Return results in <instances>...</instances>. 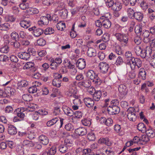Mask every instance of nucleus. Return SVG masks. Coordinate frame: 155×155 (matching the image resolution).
Instances as JSON below:
<instances>
[{"mask_svg": "<svg viewBox=\"0 0 155 155\" xmlns=\"http://www.w3.org/2000/svg\"><path fill=\"white\" fill-rule=\"evenodd\" d=\"M138 2L140 3L141 2L140 5L142 8L143 10H146L147 8V4L142 0H138Z\"/></svg>", "mask_w": 155, "mask_h": 155, "instance_id": "nucleus-54", "label": "nucleus"}, {"mask_svg": "<svg viewBox=\"0 0 155 155\" xmlns=\"http://www.w3.org/2000/svg\"><path fill=\"white\" fill-rule=\"evenodd\" d=\"M49 155H54L56 152V148L55 146L47 149Z\"/></svg>", "mask_w": 155, "mask_h": 155, "instance_id": "nucleus-42", "label": "nucleus"}, {"mask_svg": "<svg viewBox=\"0 0 155 155\" xmlns=\"http://www.w3.org/2000/svg\"><path fill=\"white\" fill-rule=\"evenodd\" d=\"M145 132H146L147 135L149 137L153 138L155 135L154 132L151 129H146Z\"/></svg>", "mask_w": 155, "mask_h": 155, "instance_id": "nucleus-38", "label": "nucleus"}, {"mask_svg": "<svg viewBox=\"0 0 155 155\" xmlns=\"http://www.w3.org/2000/svg\"><path fill=\"white\" fill-rule=\"evenodd\" d=\"M85 75L87 78L91 80H94L97 77V74L92 70H88L85 73Z\"/></svg>", "mask_w": 155, "mask_h": 155, "instance_id": "nucleus-17", "label": "nucleus"}, {"mask_svg": "<svg viewBox=\"0 0 155 155\" xmlns=\"http://www.w3.org/2000/svg\"><path fill=\"white\" fill-rule=\"evenodd\" d=\"M150 47L153 51H155V39L153 38L150 39Z\"/></svg>", "mask_w": 155, "mask_h": 155, "instance_id": "nucleus-52", "label": "nucleus"}, {"mask_svg": "<svg viewBox=\"0 0 155 155\" xmlns=\"http://www.w3.org/2000/svg\"><path fill=\"white\" fill-rule=\"evenodd\" d=\"M134 51L138 55H140L141 56V55L142 54L143 49H142L140 46H137L134 48Z\"/></svg>", "mask_w": 155, "mask_h": 155, "instance_id": "nucleus-49", "label": "nucleus"}, {"mask_svg": "<svg viewBox=\"0 0 155 155\" xmlns=\"http://www.w3.org/2000/svg\"><path fill=\"white\" fill-rule=\"evenodd\" d=\"M5 93L9 96L14 95L15 91L14 89L8 87H7L6 89L5 88Z\"/></svg>", "mask_w": 155, "mask_h": 155, "instance_id": "nucleus-29", "label": "nucleus"}, {"mask_svg": "<svg viewBox=\"0 0 155 155\" xmlns=\"http://www.w3.org/2000/svg\"><path fill=\"white\" fill-rule=\"evenodd\" d=\"M134 15V17L138 21H141L143 18L142 14L139 12H135Z\"/></svg>", "mask_w": 155, "mask_h": 155, "instance_id": "nucleus-41", "label": "nucleus"}, {"mask_svg": "<svg viewBox=\"0 0 155 155\" xmlns=\"http://www.w3.org/2000/svg\"><path fill=\"white\" fill-rule=\"evenodd\" d=\"M87 137L90 141H94L95 140V138L94 134L92 132L88 134Z\"/></svg>", "mask_w": 155, "mask_h": 155, "instance_id": "nucleus-60", "label": "nucleus"}, {"mask_svg": "<svg viewBox=\"0 0 155 155\" xmlns=\"http://www.w3.org/2000/svg\"><path fill=\"white\" fill-rule=\"evenodd\" d=\"M62 108L63 110L66 115L70 117H72L73 115L74 112L70 108L65 105H63Z\"/></svg>", "mask_w": 155, "mask_h": 155, "instance_id": "nucleus-13", "label": "nucleus"}, {"mask_svg": "<svg viewBox=\"0 0 155 155\" xmlns=\"http://www.w3.org/2000/svg\"><path fill=\"white\" fill-rule=\"evenodd\" d=\"M101 91H97L94 93L93 95L94 100L97 101H99L101 97Z\"/></svg>", "mask_w": 155, "mask_h": 155, "instance_id": "nucleus-34", "label": "nucleus"}, {"mask_svg": "<svg viewBox=\"0 0 155 155\" xmlns=\"http://www.w3.org/2000/svg\"><path fill=\"white\" fill-rule=\"evenodd\" d=\"M137 129L139 131L143 133H145L147 129L145 125L142 123H140L138 124Z\"/></svg>", "mask_w": 155, "mask_h": 155, "instance_id": "nucleus-30", "label": "nucleus"}, {"mask_svg": "<svg viewBox=\"0 0 155 155\" xmlns=\"http://www.w3.org/2000/svg\"><path fill=\"white\" fill-rule=\"evenodd\" d=\"M9 60L8 57L4 54L0 55V61L2 62H6Z\"/></svg>", "mask_w": 155, "mask_h": 155, "instance_id": "nucleus-63", "label": "nucleus"}, {"mask_svg": "<svg viewBox=\"0 0 155 155\" xmlns=\"http://www.w3.org/2000/svg\"><path fill=\"white\" fill-rule=\"evenodd\" d=\"M75 133L79 136H83L87 134V130L85 128L80 127L75 130Z\"/></svg>", "mask_w": 155, "mask_h": 155, "instance_id": "nucleus-18", "label": "nucleus"}, {"mask_svg": "<svg viewBox=\"0 0 155 155\" xmlns=\"http://www.w3.org/2000/svg\"><path fill=\"white\" fill-rule=\"evenodd\" d=\"M58 13L60 16L63 19L66 18L68 15V11L67 9H65L59 11Z\"/></svg>", "mask_w": 155, "mask_h": 155, "instance_id": "nucleus-32", "label": "nucleus"}, {"mask_svg": "<svg viewBox=\"0 0 155 155\" xmlns=\"http://www.w3.org/2000/svg\"><path fill=\"white\" fill-rule=\"evenodd\" d=\"M10 25L7 23H5L0 25V30L6 31L9 28Z\"/></svg>", "mask_w": 155, "mask_h": 155, "instance_id": "nucleus-46", "label": "nucleus"}, {"mask_svg": "<svg viewBox=\"0 0 155 155\" xmlns=\"http://www.w3.org/2000/svg\"><path fill=\"white\" fill-rule=\"evenodd\" d=\"M88 6L87 5H84L81 7H78V10L80 13L82 14L85 13L87 10Z\"/></svg>", "mask_w": 155, "mask_h": 155, "instance_id": "nucleus-45", "label": "nucleus"}, {"mask_svg": "<svg viewBox=\"0 0 155 155\" xmlns=\"http://www.w3.org/2000/svg\"><path fill=\"white\" fill-rule=\"evenodd\" d=\"M153 51L149 46H146L145 48L143 49L141 57L143 58L146 57L149 58L151 57L152 51Z\"/></svg>", "mask_w": 155, "mask_h": 155, "instance_id": "nucleus-6", "label": "nucleus"}, {"mask_svg": "<svg viewBox=\"0 0 155 155\" xmlns=\"http://www.w3.org/2000/svg\"><path fill=\"white\" fill-rule=\"evenodd\" d=\"M59 120L58 117H55L51 120L48 121L47 123V126L48 127H51L55 124Z\"/></svg>", "mask_w": 155, "mask_h": 155, "instance_id": "nucleus-36", "label": "nucleus"}, {"mask_svg": "<svg viewBox=\"0 0 155 155\" xmlns=\"http://www.w3.org/2000/svg\"><path fill=\"white\" fill-rule=\"evenodd\" d=\"M52 84L54 86L57 87H59L61 86V82L57 78L53 80Z\"/></svg>", "mask_w": 155, "mask_h": 155, "instance_id": "nucleus-47", "label": "nucleus"}, {"mask_svg": "<svg viewBox=\"0 0 155 155\" xmlns=\"http://www.w3.org/2000/svg\"><path fill=\"white\" fill-rule=\"evenodd\" d=\"M76 65L79 69L81 70L83 69L86 65L85 59L82 58L79 59L77 62Z\"/></svg>", "mask_w": 155, "mask_h": 155, "instance_id": "nucleus-15", "label": "nucleus"}, {"mask_svg": "<svg viewBox=\"0 0 155 155\" xmlns=\"http://www.w3.org/2000/svg\"><path fill=\"white\" fill-rule=\"evenodd\" d=\"M64 143L65 145H67L68 146H70L73 143V141L72 140H71L70 137H68L65 139Z\"/></svg>", "mask_w": 155, "mask_h": 155, "instance_id": "nucleus-53", "label": "nucleus"}, {"mask_svg": "<svg viewBox=\"0 0 155 155\" xmlns=\"http://www.w3.org/2000/svg\"><path fill=\"white\" fill-rule=\"evenodd\" d=\"M72 99L73 100V103L74 104L80 105L81 103V99L78 98V95L74 96V97L72 98Z\"/></svg>", "mask_w": 155, "mask_h": 155, "instance_id": "nucleus-40", "label": "nucleus"}, {"mask_svg": "<svg viewBox=\"0 0 155 155\" xmlns=\"http://www.w3.org/2000/svg\"><path fill=\"white\" fill-rule=\"evenodd\" d=\"M118 89L120 94L121 95V97H124L127 94L128 90L125 85L123 84L120 85Z\"/></svg>", "mask_w": 155, "mask_h": 155, "instance_id": "nucleus-12", "label": "nucleus"}, {"mask_svg": "<svg viewBox=\"0 0 155 155\" xmlns=\"http://www.w3.org/2000/svg\"><path fill=\"white\" fill-rule=\"evenodd\" d=\"M29 3L27 0H22L21 3L19 5L20 8L22 10L27 9L29 7Z\"/></svg>", "mask_w": 155, "mask_h": 155, "instance_id": "nucleus-27", "label": "nucleus"}, {"mask_svg": "<svg viewBox=\"0 0 155 155\" xmlns=\"http://www.w3.org/2000/svg\"><path fill=\"white\" fill-rule=\"evenodd\" d=\"M48 61L51 63L50 65V68L53 70L56 69L58 65L54 62V58H50L49 59Z\"/></svg>", "mask_w": 155, "mask_h": 155, "instance_id": "nucleus-35", "label": "nucleus"}, {"mask_svg": "<svg viewBox=\"0 0 155 155\" xmlns=\"http://www.w3.org/2000/svg\"><path fill=\"white\" fill-rule=\"evenodd\" d=\"M122 6L120 3L116 2L112 6V9L114 11H119L121 9Z\"/></svg>", "mask_w": 155, "mask_h": 155, "instance_id": "nucleus-21", "label": "nucleus"}, {"mask_svg": "<svg viewBox=\"0 0 155 155\" xmlns=\"http://www.w3.org/2000/svg\"><path fill=\"white\" fill-rule=\"evenodd\" d=\"M9 51V48L7 45H4L0 48V52L3 53H7Z\"/></svg>", "mask_w": 155, "mask_h": 155, "instance_id": "nucleus-51", "label": "nucleus"}, {"mask_svg": "<svg viewBox=\"0 0 155 155\" xmlns=\"http://www.w3.org/2000/svg\"><path fill=\"white\" fill-rule=\"evenodd\" d=\"M102 152L104 154L105 153L107 155H114L113 151L110 149H107L105 150H104Z\"/></svg>", "mask_w": 155, "mask_h": 155, "instance_id": "nucleus-61", "label": "nucleus"}, {"mask_svg": "<svg viewBox=\"0 0 155 155\" xmlns=\"http://www.w3.org/2000/svg\"><path fill=\"white\" fill-rule=\"evenodd\" d=\"M84 101L85 104L88 107H91L94 105V101L92 98H84Z\"/></svg>", "mask_w": 155, "mask_h": 155, "instance_id": "nucleus-22", "label": "nucleus"}, {"mask_svg": "<svg viewBox=\"0 0 155 155\" xmlns=\"http://www.w3.org/2000/svg\"><path fill=\"white\" fill-rule=\"evenodd\" d=\"M34 65L35 64L33 62H27L25 64L24 67V69H29L31 68L34 67Z\"/></svg>", "mask_w": 155, "mask_h": 155, "instance_id": "nucleus-48", "label": "nucleus"}, {"mask_svg": "<svg viewBox=\"0 0 155 155\" xmlns=\"http://www.w3.org/2000/svg\"><path fill=\"white\" fill-rule=\"evenodd\" d=\"M31 22L29 20H23L20 22L21 26L24 28H27L31 25Z\"/></svg>", "mask_w": 155, "mask_h": 155, "instance_id": "nucleus-26", "label": "nucleus"}, {"mask_svg": "<svg viewBox=\"0 0 155 155\" xmlns=\"http://www.w3.org/2000/svg\"><path fill=\"white\" fill-rule=\"evenodd\" d=\"M91 85V82L88 80H84L83 81L80 82L79 83V86H82L85 87H89Z\"/></svg>", "mask_w": 155, "mask_h": 155, "instance_id": "nucleus-31", "label": "nucleus"}, {"mask_svg": "<svg viewBox=\"0 0 155 155\" xmlns=\"http://www.w3.org/2000/svg\"><path fill=\"white\" fill-rule=\"evenodd\" d=\"M52 91L53 93H54L55 94H52V96L53 97H55L57 96H58L61 95V92L58 89L54 88L53 89Z\"/></svg>", "mask_w": 155, "mask_h": 155, "instance_id": "nucleus-59", "label": "nucleus"}, {"mask_svg": "<svg viewBox=\"0 0 155 155\" xmlns=\"http://www.w3.org/2000/svg\"><path fill=\"white\" fill-rule=\"evenodd\" d=\"M107 110L110 114L114 115L119 113L120 109L118 106H108Z\"/></svg>", "mask_w": 155, "mask_h": 155, "instance_id": "nucleus-8", "label": "nucleus"}, {"mask_svg": "<svg viewBox=\"0 0 155 155\" xmlns=\"http://www.w3.org/2000/svg\"><path fill=\"white\" fill-rule=\"evenodd\" d=\"M56 27L59 30L63 31L65 28V24L63 22L60 21L57 23Z\"/></svg>", "mask_w": 155, "mask_h": 155, "instance_id": "nucleus-37", "label": "nucleus"}, {"mask_svg": "<svg viewBox=\"0 0 155 155\" xmlns=\"http://www.w3.org/2000/svg\"><path fill=\"white\" fill-rule=\"evenodd\" d=\"M22 98L24 101H30L32 100V97L30 94H24L22 95Z\"/></svg>", "mask_w": 155, "mask_h": 155, "instance_id": "nucleus-50", "label": "nucleus"}, {"mask_svg": "<svg viewBox=\"0 0 155 155\" xmlns=\"http://www.w3.org/2000/svg\"><path fill=\"white\" fill-rule=\"evenodd\" d=\"M35 133L33 132L28 131L27 132L26 137L32 140L35 138Z\"/></svg>", "mask_w": 155, "mask_h": 155, "instance_id": "nucleus-55", "label": "nucleus"}, {"mask_svg": "<svg viewBox=\"0 0 155 155\" xmlns=\"http://www.w3.org/2000/svg\"><path fill=\"white\" fill-rule=\"evenodd\" d=\"M110 36L108 34H104L102 37V39L104 42H107L109 40Z\"/></svg>", "mask_w": 155, "mask_h": 155, "instance_id": "nucleus-57", "label": "nucleus"}, {"mask_svg": "<svg viewBox=\"0 0 155 155\" xmlns=\"http://www.w3.org/2000/svg\"><path fill=\"white\" fill-rule=\"evenodd\" d=\"M87 54L89 57H94L97 55L96 50L93 48H88L87 51Z\"/></svg>", "mask_w": 155, "mask_h": 155, "instance_id": "nucleus-16", "label": "nucleus"}, {"mask_svg": "<svg viewBox=\"0 0 155 155\" xmlns=\"http://www.w3.org/2000/svg\"><path fill=\"white\" fill-rule=\"evenodd\" d=\"M142 26L141 25L138 24L136 25L135 28V32L138 35H141L142 31Z\"/></svg>", "mask_w": 155, "mask_h": 155, "instance_id": "nucleus-33", "label": "nucleus"}, {"mask_svg": "<svg viewBox=\"0 0 155 155\" xmlns=\"http://www.w3.org/2000/svg\"><path fill=\"white\" fill-rule=\"evenodd\" d=\"M8 132L11 135L15 134L17 133V129L14 126L10 125L8 126Z\"/></svg>", "mask_w": 155, "mask_h": 155, "instance_id": "nucleus-28", "label": "nucleus"}, {"mask_svg": "<svg viewBox=\"0 0 155 155\" xmlns=\"http://www.w3.org/2000/svg\"><path fill=\"white\" fill-rule=\"evenodd\" d=\"M82 124L85 126H89L91 124L90 120L84 118L81 120Z\"/></svg>", "mask_w": 155, "mask_h": 155, "instance_id": "nucleus-56", "label": "nucleus"}, {"mask_svg": "<svg viewBox=\"0 0 155 155\" xmlns=\"http://www.w3.org/2000/svg\"><path fill=\"white\" fill-rule=\"evenodd\" d=\"M128 16L129 18H134L135 13L133 9L131 8H128L127 11Z\"/></svg>", "mask_w": 155, "mask_h": 155, "instance_id": "nucleus-43", "label": "nucleus"}, {"mask_svg": "<svg viewBox=\"0 0 155 155\" xmlns=\"http://www.w3.org/2000/svg\"><path fill=\"white\" fill-rule=\"evenodd\" d=\"M131 141H132V143H133V144L134 143L135 144H140L142 143H141L140 138L137 136L134 137L133 140Z\"/></svg>", "mask_w": 155, "mask_h": 155, "instance_id": "nucleus-62", "label": "nucleus"}, {"mask_svg": "<svg viewBox=\"0 0 155 155\" xmlns=\"http://www.w3.org/2000/svg\"><path fill=\"white\" fill-rule=\"evenodd\" d=\"M77 91L75 89L70 88L68 91H66L65 94L71 97L72 98L74 97V96H77L76 95Z\"/></svg>", "mask_w": 155, "mask_h": 155, "instance_id": "nucleus-23", "label": "nucleus"}, {"mask_svg": "<svg viewBox=\"0 0 155 155\" xmlns=\"http://www.w3.org/2000/svg\"><path fill=\"white\" fill-rule=\"evenodd\" d=\"M127 64L130 66L132 70H134L136 67L139 68L141 67L142 61L139 58L133 57L127 62Z\"/></svg>", "mask_w": 155, "mask_h": 155, "instance_id": "nucleus-1", "label": "nucleus"}, {"mask_svg": "<svg viewBox=\"0 0 155 155\" xmlns=\"http://www.w3.org/2000/svg\"><path fill=\"white\" fill-rule=\"evenodd\" d=\"M99 143L101 144H105L108 146H110L111 145V142L109 140V138L107 137L105 138H101L98 141Z\"/></svg>", "mask_w": 155, "mask_h": 155, "instance_id": "nucleus-24", "label": "nucleus"}, {"mask_svg": "<svg viewBox=\"0 0 155 155\" xmlns=\"http://www.w3.org/2000/svg\"><path fill=\"white\" fill-rule=\"evenodd\" d=\"M116 39L126 46L128 42V37L127 35L123 33H116L114 35Z\"/></svg>", "mask_w": 155, "mask_h": 155, "instance_id": "nucleus-2", "label": "nucleus"}, {"mask_svg": "<svg viewBox=\"0 0 155 155\" xmlns=\"http://www.w3.org/2000/svg\"><path fill=\"white\" fill-rule=\"evenodd\" d=\"M29 31H33V34L36 37H38L44 32V30L40 28H38L35 27H33L28 29Z\"/></svg>", "mask_w": 155, "mask_h": 155, "instance_id": "nucleus-5", "label": "nucleus"}, {"mask_svg": "<svg viewBox=\"0 0 155 155\" xmlns=\"http://www.w3.org/2000/svg\"><path fill=\"white\" fill-rule=\"evenodd\" d=\"M107 18V17L104 15H103L100 17L101 19H104L102 21V26L105 28H110L111 25V22Z\"/></svg>", "mask_w": 155, "mask_h": 155, "instance_id": "nucleus-9", "label": "nucleus"}, {"mask_svg": "<svg viewBox=\"0 0 155 155\" xmlns=\"http://www.w3.org/2000/svg\"><path fill=\"white\" fill-rule=\"evenodd\" d=\"M54 4L57 5V7L55 10V12L64 9L65 5L63 0H56L54 1Z\"/></svg>", "mask_w": 155, "mask_h": 155, "instance_id": "nucleus-7", "label": "nucleus"}, {"mask_svg": "<svg viewBox=\"0 0 155 155\" xmlns=\"http://www.w3.org/2000/svg\"><path fill=\"white\" fill-rule=\"evenodd\" d=\"M150 33L149 31L146 30H143L142 33H141V36L143 38V41L144 42L147 43L149 42L150 41V38L149 36Z\"/></svg>", "mask_w": 155, "mask_h": 155, "instance_id": "nucleus-10", "label": "nucleus"}, {"mask_svg": "<svg viewBox=\"0 0 155 155\" xmlns=\"http://www.w3.org/2000/svg\"><path fill=\"white\" fill-rule=\"evenodd\" d=\"M18 56L20 58L25 60H27L30 58V55L26 52L19 53Z\"/></svg>", "mask_w": 155, "mask_h": 155, "instance_id": "nucleus-20", "label": "nucleus"}, {"mask_svg": "<svg viewBox=\"0 0 155 155\" xmlns=\"http://www.w3.org/2000/svg\"><path fill=\"white\" fill-rule=\"evenodd\" d=\"M51 20V16L49 15H47L46 16L41 17L39 20L38 21V25L41 26L43 27L48 24L49 21Z\"/></svg>", "mask_w": 155, "mask_h": 155, "instance_id": "nucleus-4", "label": "nucleus"}, {"mask_svg": "<svg viewBox=\"0 0 155 155\" xmlns=\"http://www.w3.org/2000/svg\"><path fill=\"white\" fill-rule=\"evenodd\" d=\"M99 67L101 72L103 73H105L107 72L109 66L106 63L101 62L99 64Z\"/></svg>", "mask_w": 155, "mask_h": 155, "instance_id": "nucleus-11", "label": "nucleus"}, {"mask_svg": "<svg viewBox=\"0 0 155 155\" xmlns=\"http://www.w3.org/2000/svg\"><path fill=\"white\" fill-rule=\"evenodd\" d=\"M26 111L25 108L24 107H21L18 108L15 110V112L17 113V116L18 117L21 118H23L25 116V114L23 112Z\"/></svg>", "mask_w": 155, "mask_h": 155, "instance_id": "nucleus-19", "label": "nucleus"}, {"mask_svg": "<svg viewBox=\"0 0 155 155\" xmlns=\"http://www.w3.org/2000/svg\"><path fill=\"white\" fill-rule=\"evenodd\" d=\"M38 141L44 145H47L49 142V139L45 135L42 134L38 137Z\"/></svg>", "mask_w": 155, "mask_h": 155, "instance_id": "nucleus-14", "label": "nucleus"}, {"mask_svg": "<svg viewBox=\"0 0 155 155\" xmlns=\"http://www.w3.org/2000/svg\"><path fill=\"white\" fill-rule=\"evenodd\" d=\"M54 30L51 27L47 28L45 30L44 33L45 35H50L54 33Z\"/></svg>", "mask_w": 155, "mask_h": 155, "instance_id": "nucleus-44", "label": "nucleus"}, {"mask_svg": "<svg viewBox=\"0 0 155 155\" xmlns=\"http://www.w3.org/2000/svg\"><path fill=\"white\" fill-rule=\"evenodd\" d=\"M139 76L143 80H145L146 78V73L143 68H140L139 73Z\"/></svg>", "mask_w": 155, "mask_h": 155, "instance_id": "nucleus-39", "label": "nucleus"}, {"mask_svg": "<svg viewBox=\"0 0 155 155\" xmlns=\"http://www.w3.org/2000/svg\"><path fill=\"white\" fill-rule=\"evenodd\" d=\"M61 110L59 107H57L54 108L53 112L52 113L53 115L56 116L59 115L61 114Z\"/></svg>", "mask_w": 155, "mask_h": 155, "instance_id": "nucleus-58", "label": "nucleus"}, {"mask_svg": "<svg viewBox=\"0 0 155 155\" xmlns=\"http://www.w3.org/2000/svg\"><path fill=\"white\" fill-rule=\"evenodd\" d=\"M135 109L133 107H130L127 111V116L128 119L130 120L134 121L137 118Z\"/></svg>", "mask_w": 155, "mask_h": 155, "instance_id": "nucleus-3", "label": "nucleus"}, {"mask_svg": "<svg viewBox=\"0 0 155 155\" xmlns=\"http://www.w3.org/2000/svg\"><path fill=\"white\" fill-rule=\"evenodd\" d=\"M11 36L13 39L15 40H18L19 37L18 34L15 31L12 32L11 34Z\"/></svg>", "mask_w": 155, "mask_h": 155, "instance_id": "nucleus-64", "label": "nucleus"}, {"mask_svg": "<svg viewBox=\"0 0 155 155\" xmlns=\"http://www.w3.org/2000/svg\"><path fill=\"white\" fill-rule=\"evenodd\" d=\"M37 107V105L34 104H30L29 103L27 104V107L25 108L26 112H32L35 110V108Z\"/></svg>", "mask_w": 155, "mask_h": 155, "instance_id": "nucleus-25", "label": "nucleus"}]
</instances>
